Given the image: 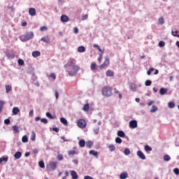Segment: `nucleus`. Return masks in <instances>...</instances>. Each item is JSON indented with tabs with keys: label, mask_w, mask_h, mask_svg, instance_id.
Masks as SVG:
<instances>
[{
	"label": "nucleus",
	"mask_w": 179,
	"mask_h": 179,
	"mask_svg": "<svg viewBox=\"0 0 179 179\" xmlns=\"http://www.w3.org/2000/svg\"><path fill=\"white\" fill-rule=\"evenodd\" d=\"M74 33L76 34H78V33H79V29H78V27H75L74 28Z\"/></svg>",
	"instance_id": "338daca9"
},
{
	"label": "nucleus",
	"mask_w": 179,
	"mask_h": 179,
	"mask_svg": "<svg viewBox=\"0 0 179 179\" xmlns=\"http://www.w3.org/2000/svg\"><path fill=\"white\" fill-rule=\"evenodd\" d=\"M8 160H9V157L8 156H6V157H1L0 158V164L3 163H7L8 162Z\"/></svg>",
	"instance_id": "9b49d317"
},
{
	"label": "nucleus",
	"mask_w": 179,
	"mask_h": 179,
	"mask_svg": "<svg viewBox=\"0 0 179 179\" xmlns=\"http://www.w3.org/2000/svg\"><path fill=\"white\" fill-rule=\"evenodd\" d=\"M144 149L145 152H152V147L149 146L148 145H145Z\"/></svg>",
	"instance_id": "c9c22d12"
},
{
	"label": "nucleus",
	"mask_w": 179,
	"mask_h": 179,
	"mask_svg": "<svg viewBox=\"0 0 179 179\" xmlns=\"http://www.w3.org/2000/svg\"><path fill=\"white\" fill-rule=\"evenodd\" d=\"M90 155H92V156H94L96 159L99 157V152L97 151L92 150L89 152Z\"/></svg>",
	"instance_id": "f8f14e48"
},
{
	"label": "nucleus",
	"mask_w": 179,
	"mask_h": 179,
	"mask_svg": "<svg viewBox=\"0 0 179 179\" xmlns=\"http://www.w3.org/2000/svg\"><path fill=\"white\" fill-rule=\"evenodd\" d=\"M38 166H39V167H41V169H45V165L44 164V161H40L38 162Z\"/></svg>",
	"instance_id": "7c9ffc66"
},
{
	"label": "nucleus",
	"mask_w": 179,
	"mask_h": 179,
	"mask_svg": "<svg viewBox=\"0 0 179 179\" xmlns=\"http://www.w3.org/2000/svg\"><path fill=\"white\" fill-rule=\"evenodd\" d=\"M6 55L9 59H13V58H15V54L13 52L7 53Z\"/></svg>",
	"instance_id": "4be33fe9"
},
{
	"label": "nucleus",
	"mask_w": 179,
	"mask_h": 179,
	"mask_svg": "<svg viewBox=\"0 0 179 179\" xmlns=\"http://www.w3.org/2000/svg\"><path fill=\"white\" fill-rule=\"evenodd\" d=\"M14 157H15L16 159H20L22 157V152L19 151L15 152V154L14 155Z\"/></svg>",
	"instance_id": "412c9836"
},
{
	"label": "nucleus",
	"mask_w": 179,
	"mask_h": 179,
	"mask_svg": "<svg viewBox=\"0 0 179 179\" xmlns=\"http://www.w3.org/2000/svg\"><path fill=\"white\" fill-rule=\"evenodd\" d=\"M79 145H80V148H85V146L86 145V141H85V140H80L79 141Z\"/></svg>",
	"instance_id": "b1692460"
},
{
	"label": "nucleus",
	"mask_w": 179,
	"mask_h": 179,
	"mask_svg": "<svg viewBox=\"0 0 179 179\" xmlns=\"http://www.w3.org/2000/svg\"><path fill=\"white\" fill-rule=\"evenodd\" d=\"M50 78H52V79H57V76L55 73H50L49 76Z\"/></svg>",
	"instance_id": "bf43d9fd"
},
{
	"label": "nucleus",
	"mask_w": 179,
	"mask_h": 179,
	"mask_svg": "<svg viewBox=\"0 0 179 179\" xmlns=\"http://www.w3.org/2000/svg\"><path fill=\"white\" fill-rule=\"evenodd\" d=\"M164 160L165 162H170V160H171V157L169 155H164Z\"/></svg>",
	"instance_id": "c756f323"
},
{
	"label": "nucleus",
	"mask_w": 179,
	"mask_h": 179,
	"mask_svg": "<svg viewBox=\"0 0 179 179\" xmlns=\"http://www.w3.org/2000/svg\"><path fill=\"white\" fill-rule=\"evenodd\" d=\"M29 14L30 16H36V8H30L29 10Z\"/></svg>",
	"instance_id": "9d476101"
},
{
	"label": "nucleus",
	"mask_w": 179,
	"mask_h": 179,
	"mask_svg": "<svg viewBox=\"0 0 179 179\" xmlns=\"http://www.w3.org/2000/svg\"><path fill=\"white\" fill-rule=\"evenodd\" d=\"M22 141L24 143H26V142H29V138H27V136H24L22 138Z\"/></svg>",
	"instance_id": "ea45409f"
},
{
	"label": "nucleus",
	"mask_w": 179,
	"mask_h": 179,
	"mask_svg": "<svg viewBox=\"0 0 179 179\" xmlns=\"http://www.w3.org/2000/svg\"><path fill=\"white\" fill-rule=\"evenodd\" d=\"M117 136L120 138H124V136H125V133L123 131H118Z\"/></svg>",
	"instance_id": "393cba45"
},
{
	"label": "nucleus",
	"mask_w": 179,
	"mask_h": 179,
	"mask_svg": "<svg viewBox=\"0 0 179 179\" xmlns=\"http://www.w3.org/2000/svg\"><path fill=\"white\" fill-rule=\"evenodd\" d=\"M158 22L159 24H164V18H163V17H160Z\"/></svg>",
	"instance_id": "37998d69"
},
{
	"label": "nucleus",
	"mask_w": 179,
	"mask_h": 179,
	"mask_svg": "<svg viewBox=\"0 0 179 179\" xmlns=\"http://www.w3.org/2000/svg\"><path fill=\"white\" fill-rule=\"evenodd\" d=\"M58 163L55 162H49V164L47 165L46 169L48 171H54L57 169Z\"/></svg>",
	"instance_id": "20e7f679"
},
{
	"label": "nucleus",
	"mask_w": 179,
	"mask_h": 179,
	"mask_svg": "<svg viewBox=\"0 0 179 179\" xmlns=\"http://www.w3.org/2000/svg\"><path fill=\"white\" fill-rule=\"evenodd\" d=\"M47 27H45V26H43V27H41V31H45V30H47Z\"/></svg>",
	"instance_id": "052dcab7"
},
{
	"label": "nucleus",
	"mask_w": 179,
	"mask_h": 179,
	"mask_svg": "<svg viewBox=\"0 0 179 179\" xmlns=\"http://www.w3.org/2000/svg\"><path fill=\"white\" fill-rule=\"evenodd\" d=\"M159 93H160V94H162V95L166 94L167 93V89H166V88H164V87L161 88V89L159 90Z\"/></svg>",
	"instance_id": "aec40b11"
},
{
	"label": "nucleus",
	"mask_w": 179,
	"mask_h": 179,
	"mask_svg": "<svg viewBox=\"0 0 179 179\" xmlns=\"http://www.w3.org/2000/svg\"><path fill=\"white\" fill-rule=\"evenodd\" d=\"M137 155L141 160H145L146 159V156H145V154L141 150L137 151Z\"/></svg>",
	"instance_id": "0eeeda50"
},
{
	"label": "nucleus",
	"mask_w": 179,
	"mask_h": 179,
	"mask_svg": "<svg viewBox=\"0 0 179 179\" xmlns=\"http://www.w3.org/2000/svg\"><path fill=\"white\" fill-rule=\"evenodd\" d=\"M60 122H62V124H64V125H66V124H68V120H66V119L64 117H61Z\"/></svg>",
	"instance_id": "bb28decb"
},
{
	"label": "nucleus",
	"mask_w": 179,
	"mask_h": 179,
	"mask_svg": "<svg viewBox=\"0 0 179 179\" xmlns=\"http://www.w3.org/2000/svg\"><path fill=\"white\" fill-rule=\"evenodd\" d=\"M89 107H90L89 103H86L85 105H84L83 108V111H86V112L89 111Z\"/></svg>",
	"instance_id": "473e14b6"
},
{
	"label": "nucleus",
	"mask_w": 179,
	"mask_h": 179,
	"mask_svg": "<svg viewBox=\"0 0 179 179\" xmlns=\"http://www.w3.org/2000/svg\"><path fill=\"white\" fill-rule=\"evenodd\" d=\"M73 163H74V164H78L79 163V162L78 161L77 159H74L72 160Z\"/></svg>",
	"instance_id": "0e129e2a"
},
{
	"label": "nucleus",
	"mask_w": 179,
	"mask_h": 179,
	"mask_svg": "<svg viewBox=\"0 0 179 179\" xmlns=\"http://www.w3.org/2000/svg\"><path fill=\"white\" fill-rule=\"evenodd\" d=\"M55 97L57 100H58V97H59V94L58 93V91H55Z\"/></svg>",
	"instance_id": "69168bd1"
},
{
	"label": "nucleus",
	"mask_w": 179,
	"mask_h": 179,
	"mask_svg": "<svg viewBox=\"0 0 179 179\" xmlns=\"http://www.w3.org/2000/svg\"><path fill=\"white\" fill-rule=\"evenodd\" d=\"M145 86H150V85H152V81L150 80H147L145 82Z\"/></svg>",
	"instance_id": "09e8293b"
},
{
	"label": "nucleus",
	"mask_w": 179,
	"mask_h": 179,
	"mask_svg": "<svg viewBox=\"0 0 179 179\" xmlns=\"http://www.w3.org/2000/svg\"><path fill=\"white\" fill-rule=\"evenodd\" d=\"M84 179H94V178L92 176H85L84 177Z\"/></svg>",
	"instance_id": "680f3d73"
},
{
	"label": "nucleus",
	"mask_w": 179,
	"mask_h": 179,
	"mask_svg": "<svg viewBox=\"0 0 179 179\" xmlns=\"http://www.w3.org/2000/svg\"><path fill=\"white\" fill-rule=\"evenodd\" d=\"M172 36H173L174 37H178L179 38V35H178V31H172Z\"/></svg>",
	"instance_id": "a19ab883"
},
{
	"label": "nucleus",
	"mask_w": 179,
	"mask_h": 179,
	"mask_svg": "<svg viewBox=\"0 0 179 179\" xmlns=\"http://www.w3.org/2000/svg\"><path fill=\"white\" fill-rule=\"evenodd\" d=\"M129 128L131 129H135V128H138V122L136 120H131L129 122Z\"/></svg>",
	"instance_id": "423d86ee"
},
{
	"label": "nucleus",
	"mask_w": 179,
	"mask_h": 179,
	"mask_svg": "<svg viewBox=\"0 0 179 179\" xmlns=\"http://www.w3.org/2000/svg\"><path fill=\"white\" fill-rule=\"evenodd\" d=\"M12 90V86L6 85V93H9Z\"/></svg>",
	"instance_id": "f704fd0d"
},
{
	"label": "nucleus",
	"mask_w": 179,
	"mask_h": 179,
	"mask_svg": "<svg viewBox=\"0 0 179 179\" xmlns=\"http://www.w3.org/2000/svg\"><path fill=\"white\" fill-rule=\"evenodd\" d=\"M173 173H174V174H176V176H178V174H179V169H178V168L174 169H173Z\"/></svg>",
	"instance_id": "864d4df0"
},
{
	"label": "nucleus",
	"mask_w": 179,
	"mask_h": 179,
	"mask_svg": "<svg viewBox=\"0 0 179 179\" xmlns=\"http://www.w3.org/2000/svg\"><path fill=\"white\" fill-rule=\"evenodd\" d=\"M87 17H89V15L87 14H85L82 17V20H87Z\"/></svg>",
	"instance_id": "13d9d810"
},
{
	"label": "nucleus",
	"mask_w": 179,
	"mask_h": 179,
	"mask_svg": "<svg viewBox=\"0 0 179 179\" xmlns=\"http://www.w3.org/2000/svg\"><path fill=\"white\" fill-rule=\"evenodd\" d=\"M57 159L59 160V162H61L62 160H64V155H62V154H59L57 156Z\"/></svg>",
	"instance_id": "e433bc0d"
},
{
	"label": "nucleus",
	"mask_w": 179,
	"mask_h": 179,
	"mask_svg": "<svg viewBox=\"0 0 179 179\" xmlns=\"http://www.w3.org/2000/svg\"><path fill=\"white\" fill-rule=\"evenodd\" d=\"M102 94L104 97H110L113 94V89L110 87H105L102 89Z\"/></svg>",
	"instance_id": "7ed1b4c3"
},
{
	"label": "nucleus",
	"mask_w": 179,
	"mask_h": 179,
	"mask_svg": "<svg viewBox=\"0 0 179 179\" xmlns=\"http://www.w3.org/2000/svg\"><path fill=\"white\" fill-rule=\"evenodd\" d=\"M94 48H97V50H99V52H101V54H104V50H101V48H100V46H99V45L97 44H94L93 45Z\"/></svg>",
	"instance_id": "a211bd4d"
},
{
	"label": "nucleus",
	"mask_w": 179,
	"mask_h": 179,
	"mask_svg": "<svg viewBox=\"0 0 179 179\" xmlns=\"http://www.w3.org/2000/svg\"><path fill=\"white\" fill-rule=\"evenodd\" d=\"M108 149H109L110 152H114V150H115V145L110 144L108 146Z\"/></svg>",
	"instance_id": "c85d7f7f"
},
{
	"label": "nucleus",
	"mask_w": 179,
	"mask_h": 179,
	"mask_svg": "<svg viewBox=\"0 0 179 179\" xmlns=\"http://www.w3.org/2000/svg\"><path fill=\"white\" fill-rule=\"evenodd\" d=\"M71 176L72 177V179H78V173H76V171H71Z\"/></svg>",
	"instance_id": "ddd939ff"
},
{
	"label": "nucleus",
	"mask_w": 179,
	"mask_h": 179,
	"mask_svg": "<svg viewBox=\"0 0 179 179\" xmlns=\"http://www.w3.org/2000/svg\"><path fill=\"white\" fill-rule=\"evenodd\" d=\"M41 41H43L44 43H50V38H48V36L43 37L41 38Z\"/></svg>",
	"instance_id": "5701e85b"
},
{
	"label": "nucleus",
	"mask_w": 179,
	"mask_h": 179,
	"mask_svg": "<svg viewBox=\"0 0 179 179\" xmlns=\"http://www.w3.org/2000/svg\"><path fill=\"white\" fill-rule=\"evenodd\" d=\"M165 45H166V43H164V41H159V47H164Z\"/></svg>",
	"instance_id": "8fccbe9b"
},
{
	"label": "nucleus",
	"mask_w": 179,
	"mask_h": 179,
	"mask_svg": "<svg viewBox=\"0 0 179 179\" xmlns=\"http://www.w3.org/2000/svg\"><path fill=\"white\" fill-rule=\"evenodd\" d=\"M3 104H5V102L0 101V114L2 113V110H3Z\"/></svg>",
	"instance_id": "2f4dec72"
},
{
	"label": "nucleus",
	"mask_w": 179,
	"mask_h": 179,
	"mask_svg": "<svg viewBox=\"0 0 179 179\" xmlns=\"http://www.w3.org/2000/svg\"><path fill=\"white\" fill-rule=\"evenodd\" d=\"M46 117H48V118H50V120H54V116H52V115L50 113V112L46 113Z\"/></svg>",
	"instance_id": "79ce46f5"
},
{
	"label": "nucleus",
	"mask_w": 179,
	"mask_h": 179,
	"mask_svg": "<svg viewBox=\"0 0 179 179\" xmlns=\"http://www.w3.org/2000/svg\"><path fill=\"white\" fill-rule=\"evenodd\" d=\"M52 131H54L55 132H59V129L57 127H53Z\"/></svg>",
	"instance_id": "e2e57ef3"
},
{
	"label": "nucleus",
	"mask_w": 179,
	"mask_h": 179,
	"mask_svg": "<svg viewBox=\"0 0 179 179\" xmlns=\"http://www.w3.org/2000/svg\"><path fill=\"white\" fill-rule=\"evenodd\" d=\"M78 52H85L86 51V48L84 46H80L78 48Z\"/></svg>",
	"instance_id": "6ab92c4d"
},
{
	"label": "nucleus",
	"mask_w": 179,
	"mask_h": 179,
	"mask_svg": "<svg viewBox=\"0 0 179 179\" xmlns=\"http://www.w3.org/2000/svg\"><path fill=\"white\" fill-rule=\"evenodd\" d=\"M129 89L131 90V92H136L138 87H136V85L135 84H131L129 85Z\"/></svg>",
	"instance_id": "2eb2a0df"
},
{
	"label": "nucleus",
	"mask_w": 179,
	"mask_h": 179,
	"mask_svg": "<svg viewBox=\"0 0 179 179\" xmlns=\"http://www.w3.org/2000/svg\"><path fill=\"white\" fill-rule=\"evenodd\" d=\"M128 178V173L123 172L120 174V179H126Z\"/></svg>",
	"instance_id": "dca6fc26"
},
{
	"label": "nucleus",
	"mask_w": 179,
	"mask_h": 179,
	"mask_svg": "<svg viewBox=\"0 0 179 179\" xmlns=\"http://www.w3.org/2000/svg\"><path fill=\"white\" fill-rule=\"evenodd\" d=\"M106 76H114V72L111 70H108L106 71Z\"/></svg>",
	"instance_id": "cd10ccee"
},
{
	"label": "nucleus",
	"mask_w": 179,
	"mask_h": 179,
	"mask_svg": "<svg viewBox=\"0 0 179 179\" xmlns=\"http://www.w3.org/2000/svg\"><path fill=\"white\" fill-rule=\"evenodd\" d=\"M19 111H20V110H19V108L15 107L13 108L12 113L13 115H17V113H19Z\"/></svg>",
	"instance_id": "f3484780"
},
{
	"label": "nucleus",
	"mask_w": 179,
	"mask_h": 179,
	"mask_svg": "<svg viewBox=\"0 0 179 179\" xmlns=\"http://www.w3.org/2000/svg\"><path fill=\"white\" fill-rule=\"evenodd\" d=\"M168 106L169 108H174V107H176V103H174V102H169Z\"/></svg>",
	"instance_id": "4c0bfd02"
},
{
	"label": "nucleus",
	"mask_w": 179,
	"mask_h": 179,
	"mask_svg": "<svg viewBox=\"0 0 179 179\" xmlns=\"http://www.w3.org/2000/svg\"><path fill=\"white\" fill-rule=\"evenodd\" d=\"M153 71H155V69H154V68H150V69H149V71H148L147 74H148V76H150V75L152 73V72H153Z\"/></svg>",
	"instance_id": "6e6d98bb"
},
{
	"label": "nucleus",
	"mask_w": 179,
	"mask_h": 179,
	"mask_svg": "<svg viewBox=\"0 0 179 179\" xmlns=\"http://www.w3.org/2000/svg\"><path fill=\"white\" fill-rule=\"evenodd\" d=\"M109 64H110V59L106 58L103 65L108 66V65H109Z\"/></svg>",
	"instance_id": "a18cd8bd"
},
{
	"label": "nucleus",
	"mask_w": 179,
	"mask_h": 179,
	"mask_svg": "<svg viewBox=\"0 0 179 179\" xmlns=\"http://www.w3.org/2000/svg\"><path fill=\"white\" fill-rule=\"evenodd\" d=\"M61 21L63 22L64 23H66V22H69V17L67 15H62L61 16Z\"/></svg>",
	"instance_id": "1a4fd4ad"
},
{
	"label": "nucleus",
	"mask_w": 179,
	"mask_h": 179,
	"mask_svg": "<svg viewBox=\"0 0 179 179\" xmlns=\"http://www.w3.org/2000/svg\"><path fill=\"white\" fill-rule=\"evenodd\" d=\"M18 64H19V65L23 66V65H24V61H23V59H19Z\"/></svg>",
	"instance_id": "3c124183"
},
{
	"label": "nucleus",
	"mask_w": 179,
	"mask_h": 179,
	"mask_svg": "<svg viewBox=\"0 0 179 179\" xmlns=\"http://www.w3.org/2000/svg\"><path fill=\"white\" fill-rule=\"evenodd\" d=\"M97 64L96 62H92L90 65V69L92 72H96V70L97 69Z\"/></svg>",
	"instance_id": "6e6552de"
},
{
	"label": "nucleus",
	"mask_w": 179,
	"mask_h": 179,
	"mask_svg": "<svg viewBox=\"0 0 179 179\" xmlns=\"http://www.w3.org/2000/svg\"><path fill=\"white\" fill-rule=\"evenodd\" d=\"M77 125L79 128H86V121L83 119H80L77 122Z\"/></svg>",
	"instance_id": "39448f33"
},
{
	"label": "nucleus",
	"mask_w": 179,
	"mask_h": 179,
	"mask_svg": "<svg viewBox=\"0 0 179 179\" xmlns=\"http://www.w3.org/2000/svg\"><path fill=\"white\" fill-rule=\"evenodd\" d=\"M64 68H67L66 72H68L69 76L78 75V72H79L80 69V67L76 65V59H71L70 61L64 65Z\"/></svg>",
	"instance_id": "f257e3e1"
},
{
	"label": "nucleus",
	"mask_w": 179,
	"mask_h": 179,
	"mask_svg": "<svg viewBox=\"0 0 179 179\" xmlns=\"http://www.w3.org/2000/svg\"><path fill=\"white\" fill-rule=\"evenodd\" d=\"M34 110H31L29 111V117H31L32 115H34Z\"/></svg>",
	"instance_id": "774afa93"
},
{
	"label": "nucleus",
	"mask_w": 179,
	"mask_h": 179,
	"mask_svg": "<svg viewBox=\"0 0 179 179\" xmlns=\"http://www.w3.org/2000/svg\"><path fill=\"white\" fill-rule=\"evenodd\" d=\"M4 124H6V125H9V124H10V120L9 119H6L4 120Z\"/></svg>",
	"instance_id": "4d7b16f0"
},
{
	"label": "nucleus",
	"mask_w": 179,
	"mask_h": 179,
	"mask_svg": "<svg viewBox=\"0 0 179 179\" xmlns=\"http://www.w3.org/2000/svg\"><path fill=\"white\" fill-rule=\"evenodd\" d=\"M13 129L16 133L19 132V127L17 126H16V125L13 126Z\"/></svg>",
	"instance_id": "de8ad7c7"
},
{
	"label": "nucleus",
	"mask_w": 179,
	"mask_h": 179,
	"mask_svg": "<svg viewBox=\"0 0 179 179\" xmlns=\"http://www.w3.org/2000/svg\"><path fill=\"white\" fill-rule=\"evenodd\" d=\"M76 153V152L75 150L69 151V156H73V155H75Z\"/></svg>",
	"instance_id": "5fc2aeb1"
},
{
	"label": "nucleus",
	"mask_w": 179,
	"mask_h": 179,
	"mask_svg": "<svg viewBox=\"0 0 179 179\" xmlns=\"http://www.w3.org/2000/svg\"><path fill=\"white\" fill-rule=\"evenodd\" d=\"M115 142L116 143H122V139H121L120 137H117L115 138Z\"/></svg>",
	"instance_id": "49530a36"
},
{
	"label": "nucleus",
	"mask_w": 179,
	"mask_h": 179,
	"mask_svg": "<svg viewBox=\"0 0 179 179\" xmlns=\"http://www.w3.org/2000/svg\"><path fill=\"white\" fill-rule=\"evenodd\" d=\"M124 154L125 155V156H129V155H131V150H129V148H125Z\"/></svg>",
	"instance_id": "a878e982"
},
{
	"label": "nucleus",
	"mask_w": 179,
	"mask_h": 179,
	"mask_svg": "<svg viewBox=\"0 0 179 179\" xmlns=\"http://www.w3.org/2000/svg\"><path fill=\"white\" fill-rule=\"evenodd\" d=\"M86 146H87V148H92V146H93V142H92V141L87 142Z\"/></svg>",
	"instance_id": "c03bdc74"
},
{
	"label": "nucleus",
	"mask_w": 179,
	"mask_h": 179,
	"mask_svg": "<svg viewBox=\"0 0 179 179\" xmlns=\"http://www.w3.org/2000/svg\"><path fill=\"white\" fill-rule=\"evenodd\" d=\"M40 55H41V52H40V51L36 50L32 52V57L34 58H37V57H40Z\"/></svg>",
	"instance_id": "4468645a"
},
{
	"label": "nucleus",
	"mask_w": 179,
	"mask_h": 179,
	"mask_svg": "<svg viewBox=\"0 0 179 179\" xmlns=\"http://www.w3.org/2000/svg\"><path fill=\"white\" fill-rule=\"evenodd\" d=\"M41 122H43V124H48V120L45 118L41 119Z\"/></svg>",
	"instance_id": "603ef678"
},
{
	"label": "nucleus",
	"mask_w": 179,
	"mask_h": 179,
	"mask_svg": "<svg viewBox=\"0 0 179 179\" xmlns=\"http://www.w3.org/2000/svg\"><path fill=\"white\" fill-rule=\"evenodd\" d=\"M100 131V128L99 127H96L94 129V133L95 135H98L99 132Z\"/></svg>",
	"instance_id": "58836bf2"
},
{
	"label": "nucleus",
	"mask_w": 179,
	"mask_h": 179,
	"mask_svg": "<svg viewBox=\"0 0 179 179\" xmlns=\"http://www.w3.org/2000/svg\"><path fill=\"white\" fill-rule=\"evenodd\" d=\"M34 37V34L33 32H27L24 35L20 36L21 41H29Z\"/></svg>",
	"instance_id": "f03ea898"
},
{
	"label": "nucleus",
	"mask_w": 179,
	"mask_h": 179,
	"mask_svg": "<svg viewBox=\"0 0 179 179\" xmlns=\"http://www.w3.org/2000/svg\"><path fill=\"white\" fill-rule=\"evenodd\" d=\"M157 110V106L153 105L150 111V113H156Z\"/></svg>",
	"instance_id": "72a5a7b5"
}]
</instances>
